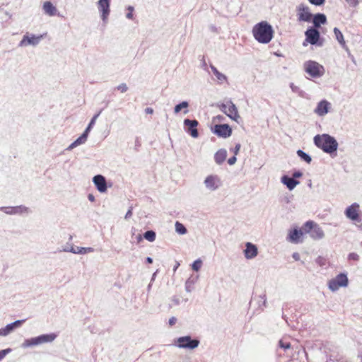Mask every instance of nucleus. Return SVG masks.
I'll use <instances>...</instances> for the list:
<instances>
[{
  "label": "nucleus",
  "mask_w": 362,
  "mask_h": 362,
  "mask_svg": "<svg viewBox=\"0 0 362 362\" xmlns=\"http://www.w3.org/2000/svg\"><path fill=\"white\" fill-rule=\"evenodd\" d=\"M276 355L279 362H304V358L306 357V353L303 349L297 346L294 350L291 342L286 339L279 341Z\"/></svg>",
  "instance_id": "1"
},
{
  "label": "nucleus",
  "mask_w": 362,
  "mask_h": 362,
  "mask_svg": "<svg viewBox=\"0 0 362 362\" xmlns=\"http://www.w3.org/2000/svg\"><path fill=\"white\" fill-rule=\"evenodd\" d=\"M252 34L257 42L267 44L273 38L274 30L269 23L267 21H262L253 27Z\"/></svg>",
  "instance_id": "2"
},
{
  "label": "nucleus",
  "mask_w": 362,
  "mask_h": 362,
  "mask_svg": "<svg viewBox=\"0 0 362 362\" xmlns=\"http://www.w3.org/2000/svg\"><path fill=\"white\" fill-rule=\"evenodd\" d=\"M315 145L324 152L332 153L337 150L338 143L334 137L327 134L316 135L314 137Z\"/></svg>",
  "instance_id": "3"
},
{
  "label": "nucleus",
  "mask_w": 362,
  "mask_h": 362,
  "mask_svg": "<svg viewBox=\"0 0 362 362\" xmlns=\"http://www.w3.org/2000/svg\"><path fill=\"white\" fill-rule=\"evenodd\" d=\"M57 337L54 333L45 334L25 339L22 344L23 348L36 346L42 344L52 342Z\"/></svg>",
  "instance_id": "4"
},
{
  "label": "nucleus",
  "mask_w": 362,
  "mask_h": 362,
  "mask_svg": "<svg viewBox=\"0 0 362 362\" xmlns=\"http://www.w3.org/2000/svg\"><path fill=\"white\" fill-rule=\"evenodd\" d=\"M304 71L311 78H320L325 74V68L317 62L309 60L303 64Z\"/></svg>",
  "instance_id": "5"
},
{
  "label": "nucleus",
  "mask_w": 362,
  "mask_h": 362,
  "mask_svg": "<svg viewBox=\"0 0 362 362\" xmlns=\"http://www.w3.org/2000/svg\"><path fill=\"white\" fill-rule=\"evenodd\" d=\"M303 228L314 240H320L325 237V233L322 228L313 221H308L305 222Z\"/></svg>",
  "instance_id": "6"
},
{
  "label": "nucleus",
  "mask_w": 362,
  "mask_h": 362,
  "mask_svg": "<svg viewBox=\"0 0 362 362\" xmlns=\"http://www.w3.org/2000/svg\"><path fill=\"white\" fill-rule=\"evenodd\" d=\"M344 215L352 222L361 223L362 221V214L358 203L355 202L349 206L344 211Z\"/></svg>",
  "instance_id": "7"
},
{
  "label": "nucleus",
  "mask_w": 362,
  "mask_h": 362,
  "mask_svg": "<svg viewBox=\"0 0 362 362\" xmlns=\"http://www.w3.org/2000/svg\"><path fill=\"white\" fill-rule=\"evenodd\" d=\"M219 108L221 112L231 119L238 122V119H240L238 108L231 100H228L226 103L221 104Z\"/></svg>",
  "instance_id": "8"
},
{
  "label": "nucleus",
  "mask_w": 362,
  "mask_h": 362,
  "mask_svg": "<svg viewBox=\"0 0 362 362\" xmlns=\"http://www.w3.org/2000/svg\"><path fill=\"white\" fill-rule=\"evenodd\" d=\"M349 280L346 274L344 273L339 274L335 278L328 282V288L333 292L337 291L340 287H346Z\"/></svg>",
  "instance_id": "9"
},
{
  "label": "nucleus",
  "mask_w": 362,
  "mask_h": 362,
  "mask_svg": "<svg viewBox=\"0 0 362 362\" xmlns=\"http://www.w3.org/2000/svg\"><path fill=\"white\" fill-rule=\"evenodd\" d=\"M199 344L197 339H192L190 336L180 337L175 341V345L180 349H194Z\"/></svg>",
  "instance_id": "10"
},
{
  "label": "nucleus",
  "mask_w": 362,
  "mask_h": 362,
  "mask_svg": "<svg viewBox=\"0 0 362 362\" xmlns=\"http://www.w3.org/2000/svg\"><path fill=\"white\" fill-rule=\"evenodd\" d=\"M110 1L111 0H98L97 2L100 17L104 24L107 23L110 13Z\"/></svg>",
  "instance_id": "11"
},
{
  "label": "nucleus",
  "mask_w": 362,
  "mask_h": 362,
  "mask_svg": "<svg viewBox=\"0 0 362 362\" xmlns=\"http://www.w3.org/2000/svg\"><path fill=\"white\" fill-rule=\"evenodd\" d=\"M43 38V35H35L34 34H30L27 33L23 35L22 40L18 43V47H25L27 46H37Z\"/></svg>",
  "instance_id": "12"
},
{
  "label": "nucleus",
  "mask_w": 362,
  "mask_h": 362,
  "mask_svg": "<svg viewBox=\"0 0 362 362\" xmlns=\"http://www.w3.org/2000/svg\"><path fill=\"white\" fill-rule=\"evenodd\" d=\"M204 184L208 190L214 192L222 186V181L218 175L211 174L205 177Z\"/></svg>",
  "instance_id": "13"
},
{
  "label": "nucleus",
  "mask_w": 362,
  "mask_h": 362,
  "mask_svg": "<svg viewBox=\"0 0 362 362\" xmlns=\"http://www.w3.org/2000/svg\"><path fill=\"white\" fill-rule=\"evenodd\" d=\"M296 11L299 22H310L311 21L313 14L308 6L304 4H300L296 7Z\"/></svg>",
  "instance_id": "14"
},
{
  "label": "nucleus",
  "mask_w": 362,
  "mask_h": 362,
  "mask_svg": "<svg viewBox=\"0 0 362 362\" xmlns=\"http://www.w3.org/2000/svg\"><path fill=\"white\" fill-rule=\"evenodd\" d=\"M332 108V104L328 100L324 99L317 103L313 112L319 117H324L329 112Z\"/></svg>",
  "instance_id": "15"
},
{
  "label": "nucleus",
  "mask_w": 362,
  "mask_h": 362,
  "mask_svg": "<svg viewBox=\"0 0 362 362\" xmlns=\"http://www.w3.org/2000/svg\"><path fill=\"white\" fill-rule=\"evenodd\" d=\"M212 132L219 137L228 138L232 134V129L227 124L214 125Z\"/></svg>",
  "instance_id": "16"
},
{
  "label": "nucleus",
  "mask_w": 362,
  "mask_h": 362,
  "mask_svg": "<svg viewBox=\"0 0 362 362\" xmlns=\"http://www.w3.org/2000/svg\"><path fill=\"white\" fill-rule=\"evenodd\" d=\"M198 124L199 123L196 119H185L184 120L185 131L193 138H197L199 136V132L197 129Z\"/></svg>",
  "instance_id": "17"
},
{
  "label": "nucleus",
  "mask_w": 362,
  "mask_h": 362,
  "mask_svg": "<svg viewBox=\"0 0 362 362\" xmlns=\"http://www.w3.org/2000/svg\"><path fill=\"white\" fill-rule=\"evenodd\" d=\"M305 40L310 44L315 45L317 44L320 34L317 28L310 27L305 32Z\"/></svg>",
  "instance_id": "18"
},
{
  "label": "nucleus",
  "mask_w": 362,
  "mask_h": 362,
  "mask_svg": "<svg viewBox=\"0 0 362 362\" xmlns=\"http://www.w3.org/2000/svg\"><path fill=\"white\" fill-rule=\"evenodd\" d=\"M93 182L95 185L96 189L100 193H105L107 192V185L105 177L102 175H97L93 177Z\"/></svg>",
  "instance_id": "19"
},
{
  "label": "nucleus",
  "mask_w": 362,
  "mask_h": 362,
  "mask_svg": "<svg viewBox=\"0 0 362 362\" xmlns=\"http://www.w3.org/2000/svg\"><path fill=\"white\" fill-rule=\"evenodd\" d=\"M25 320H18L8 324L5 327L0 329V336L6 337L11 333L16 328L21 327Z\"/></svg>",
  "instance_id": "20"
},
{
  "label": "nucleus",
  "mask_w": 362,
  "mask_h": 362,
  "mask_svg": "<svg viewBox=\"0 0 362 362\" xmlns=\"http://www.w3.org/2000/svg\"><path fill=\"white\" fill-rule=\"evenodd\" d=\"M62 251L65 252H71L73 254L76 255H86L88 253L93 252L95 250L93 247H85L70 245V249H62Z\"/></svg>",
  "instance_id": "21"
},
{
  "label": "nucleus",
  "mask_w": 362,
  "mask_h": 362,
  "mask_svg": "<svg viewBox=\"0 0 362 362\" xmlns=\"http://www.w3.org/2000/svg\"><path fill=\"white\" fill-rule=\"evenodd\" d=\"M243 252L246 259H252L257 256L258 249L255 244L248 242L245 244V249Z\"/></svg>",
  "instance_id": "22"
},
{
  "label": "nucleus",
  "mask_w": 362,
  "mask_h": 362,
  "mask_svg": "<svg viewBox=\"0 0 362 362\" xmlns=\"http://www.w3.org/2000/svg\"><path fill=\"white\" fill-rule=\"evenodd\" d=\"M303 232L301 229H294L291 230L287 237V240L292 243H299L303 242Z\"/></svg>",
  "instance_id": "23"
},
{
  "label": "nucleus",
  "mask_w": 362,
  "mask_h": 362,
  "mask_svg": "<svg viewBox=\"0 0 362 362\" xmlns=\"http://www.w3.org/2000/svg\"><path fill=\"white\" fill-rule=\"evenodd\" d=\"M42 11L48 16H59V12L55 6L51 1H45L42 4Z\"/></svg>",
  "instance_id": "24"
},
{
  "label": "nucleus",
  "mask_w": 362,
  "mask_h": 362,
  "mask_svg": "<svg viewBox=\"0 0 362 362\" xmlns=\"http://www.w3.org/2000/svg\"><path fill=\"white\" fill-rule=\"evenodd\" d=\"M281 182L285 185L289 190H293L298 185H299L300 182L293 179V177H290L287 175H284L281 178Z\"/></svg>",
  "instance_id": "25"
},
{
  "label": "nucleus",
  "mask_w": 362,
  "mask_h": 362,
  "mask_svg": "<svg viewBox=\"0 0 362 362\" xmlns=\"http://www.w3.org/2000/svg\"><path fill=\"white\" fill-rule=\"evenodd\" d=\"M313 23L314 28H319L321 25H324L327 23V17L323 13H317L313 16Z\"/></svg>",
  "instance_id": "26"
},
{
  "label": "nucleus",
  "mask_w": 362,
  "mask_h": 362,
  "mask_svg": "<svg viewBox=\"0 0 362 362\" xmlns=\"http://www.w3.org/2000/svg\"><path fill=\"white\" fill-rule=\"evenodd\" d=\"M88 135L85 134L84 132L78 138L76 139L74 142H72L67 148L66 151H71L74 148L83 144L87 141Z\"/></svg>",
  "instance_id": "27"
},
{
  "label": "nucleus",
  "mask_w": 362,
  "mask_h": 362,
  "mask_svg": "<svg viewBox=\"0 0 362 362\" xmlns=\"http://www.w3.org/2000/svg\"><path fill=\"white\" fill-rule=\"evenodd\" d=\"M227 151L225 148H221L214 154V160L217 165H221L226 159Z\"/></svg>",
  "instance_id": "28"
},
{
  "label": "nucleus",
  "mask_w": 362,
  "mask_h": 362,
  "mask_svg": "<svg viewBox=\"0 0 362 362\" xmlns=\"http://www.w3.org/2000/svg\"><path fill=\"white\" fill-rule=\"evenodd\" d=\"M210 68L213 74L216 76V79L219 83H223L227 81V77L225 74L218 71V70L212 64L210 65Z\"/></svg>",
  "instance_id": "29"
},
{
  "label": "nucleus",
  "mask_w": 362,
  "mask_h": 362,
  "mask_svg": "<svg viewBox=\"0 0 362 362\" xmlns=\"http://www.w3.org/2000/svg\"><path fill=\"white\" fill-rule=\"evenodd\" d=\"M189 107V103L187 101H182V103L176 105L174 108V112L177 114L181 111V110L185 109L184 114H187L189 110L187 107Z\"/></svg>",
  "instance_id": "30"
},
{
  "label": "nucleus",
  "mask_w": 362,
  "mask_h": 362,
  "mask_svg": "<svg viewBox=\"0 0 362 362\" xmlns=\"http://www.w3.org/2000/svg\"><path fill=\"white\" fill-rule=\"evenodd\" d=\"M334 33L335 37H336L337 40L338 41V42L343 47H344L346 46V42H345V40H344V36H343V34L341 33V32L337 28H334Z\"/></svg>",
  "instance_id": "31"
},
{
  "label": "nucleus",
  "mask_w": 362,
  "mask_h": 362,
  "mask_svg": "<svg viewBox=\"0 0 362 362\" xmlns=\"http://www.w3.org/2000/svg\"><path fill=\"white\" fill-rule=\"evenodd\" d=\"M101 113V110L95 114L93 117L92 119H90L88 127H86V129H85V131L83 132L85 134H86L88 136V134L89 132H90L91 129L93 128V127L94 126L95 123V121L97 119V118L99 117L100 114Z\"/></svg>",
  "instance_id": "32"
},
{
  "label": "nucleus",
  "mask_w": 362,
  "mask_h": 362,
  "mask_svg": "<svg viewBox=\"0 0 362 362\" xmlns=\"http://www.w3.org/2000/svg\"><path fill=\"white\" fill-rule=\"evenodd\" d=\"M175 231L180 235H185L187 230L186 227L179 221H176L175 223Z\"/></svg>",
  "instance_id": "33"
},
{
  "label": "nucleus",
  "mask_w": 362,
  "mask_h": 362,
  "mask_svg": "<svg viewBox=\"0 0 362 362\" xmlns=\"http://www.w3.org/2000/svg\"><path fill=\"white\" fill-rule=\"evenodd\" d=\"M296 153L298 156L300 158L301 160H304L307 163H310V162L312 161L311 157L303 151L299 149L297 151Z\"/></svg>",
  "instance_id": "34"
},
{
  "label": "nucleus",
  "mask_w": 362,
  "mask_h": 362,
  "mask_svg": "<svg viewBox=\"0 0 362 362\" xmlns=\"http://www.w3.org/2000/svg\"><path fill=\"white\" fill-rule=\"evenodd\" d=\"M131 233H132V240H136L137 243H139L142 241L143 235L139 233H136V229L135 228H134V227L132 228Z\"/></svg>",
  "instance_id": "35"
},
{
  "label": "nucleus",
  "mask_w": 362,
  "mask_h": 362,
  "mask_svg": "<svg viewBox=\"0 0 362 362\" xmlns=\"http://www.w3.org/2000/svg\"><path fill=\"white\" fill-rule=\"evenodd\" d=\"M156 233L153 230H147L143 235V238L149 242H153L156 240Z\"/></svg>",
  "instance_id": "36"
},
{
  "label": "nucleus",
  "mask_w": 362,
  "mask_h": 362,
  "mask_svg": "<svg viewBox=\"0 0 362 362\" xmlns=\"http://www.w3.org/2000/svg\"><path fill=\"white\" fill-rule=\"evenodd\" d=\"M15 210L16 214H28L30 212V209L23 205L15 206Z\"/></svg>",
  "instance_id": "37"
},
{
  "label": "nucleus",
  "mask_w": 362,
  "mask_h": 362,
  "mask_svg": "<svg viewBox=\"0 0 362 362\" xmlns=\"http://www.w3.org/2000/svg\"><path fill=\"white\" fill-rule=\"evenodd\" d=\"M0 211H4L5 214L8 215H15L16 210L15 206H1Z\"/></svg>",
  "instance_id": "38"
},
{
  "label": "nucleus",
  "mask_w": 362,
  "mask_h": 362,
  "mask_svg": "<svg viewBox=\"0 0 362 362\" xmlns=\"http://www.w3.org/2000/svg\"><path fill=\"white\" fill-rule=\"evenodd\" d=\"M202 265V261L200 259H198L192 263V268L194 271L198 272L201 269Z\"/></svg>",
  "instance_id": "39"
},
{
  "label": "nucleus",
  "mask_w": 362,
  "mask_h": 362,
  "mask_svg": "<svg viewBox=\"0 0 362 362\" xmlns=\"http://www.w3.org/2000/svg\"><path fill=\"white\" fill-rule=\"evenodd\" d=\"M348 259L349 261L357 262L359 260V255L355 252H351L348 255Z\"/></svg>",
  "instance_id": "40"
},
{
  "label": "nucleus",
  "mask_w": 362,
  "mask_h": 362,
  "mask_svg": "<svg viewBox=\"0 0 362 362\" xmlns=\"http://www.w3.org/2000/svg\"><path fill=\"white\" fill-rule=\"evenodd\" d=\"M116 89L118 90L119 91H120L121 93H125L127 91L128 87L126 83H122L118 85L116 87Z\"/></svg>",
  "instance_id": "41"
},
{
  "label": "nucleus",
  "mask_w": 362,
  "mask_h": 362,
  "mask_svg": "<svg viewBox=\"0 0 362 362\" xmlns=\"http://www.w3.org/2000/svg\"><path fill=\"white\" fill-rule=\"evenodd\" d=\"M290 88L293 93H298L300 96H302L303 91L300 90L299 87L295 86L294 83H291Z\"/></svg>",
  "instance_id": "42"
},
{
  "label": "nucleus",
  "mask_w": 362,
  "mask_h": 362,
  "mask_svg": "<svg viewBox=\"0 0 362 362\" xmlns=\"http://www.w3.org/2000/svg\"><path fill=\"white\" fill-rule=\"evenodd\" d=\"M128 13L126 15V17L128 19H132L133 18V11L134 10V7L132 6H129L127 7Z\"/></svg>",
  "instance_id": "43"
},
{
  "label": "nucleus",
  "mask_w": 362,
  "mask_h": 362,
  "mask_svg": "<svg viewBox=\"0 0 362 362\" xmlns=\"http://www.w3.org/2000/svg\"><path fill=\"white\" fill-rule=\"evenodd\" d=\"M351 7H356L359 4V0H345Z\"/></svg>",
  "instance_id": "44"
},
{
  "label": "nucleus",
  "mask_w": 362,
  "mask_h": 362,
  "mask_svg": "<svg viewBox=\"0 0 362 362\" xmlns=\"http://www.w3.org/2000/svg\"><path fill=\"white\" fill-rule=\"evenodd\" d=\"M308 1L311 4L315 5V6H321L325 1V0H308Z\"/></svg>",
  "instance_id": "45"
},
{
  "label": "nucleus",
  "mask_w": 362,
  "mask_h": 362,
  "mask_svg": "<svg viewBox=\"0 0 362 362\" xmlns=\"http://www.w3.org/2000/svg\"><path fill=\"white\" fill-rule=\"evenodd\" d=\"M171 301L173 302V305H178L180 303V299L177 296H173L171 298Z\"/></svg>",
  "instance_id": "46"
},
{
  "label": "nucleus",
  "mask_w": 362,
  "mask_h": 362,
  "mask_svg": "<svg viewBox=\"0 0 362 362\" xmlns=\"http://www.w3.org/2000/svg\"><path fill=\"white\" fill-rule=\"evenodd\" d=\"M11 351L10 349H4L0 351V361Z\"/></svg>",
  "instance_id": "47"
},
{
  "label": "nucleus",
  "mask_w": 362,
  "mask_h": 362,
  "mask_svg": "<svg viewBox=\"0 0 362 362\" xmlns=\"http://www.w3.org/2000/svg\"><path fill=\"white\" fill-rule=\"evenodd\" d=\"M241 148L240 144H236L235 147L231 149V151L233 152L234 155H238Z\"/></svg>",
  "instance_id": "48"
},
{
  "label": "nucleus",
  "mask_w": 362,
  "mask_h": 362,
  "mask_svg": "<svg viewBox=\"0 0 362 362\" xmlns=\"http://www.w3.org/2000/svg\"><path fill=\"white\" fill-rule=\"evenodd\" d=\"M237 160V158H236V156L235 155H234V156L230 158L228 160V163L230 165H233L235 163Z\"/></svg>",
  "instance_id": "49"
},
{
  "label": "nucleus",
  "mask_w": 362,
  "mask_h": 362,
  "mask_svg": "<svg viewBox=\"0 0 362 362\" xmlns=\"http://www.w3.org/2000/svg\"><path fill=\"white\" fill-rule=\"evenodd\" d=\"M132 206H130L127 212L126 213L124 216L125 219L129 218L132 216Z\"/></svg>",
  "instance_id": "50"
},
{
  "label": "nucleus",
  "mask_w": 362,
  "mask_h": 362,
  "mask_svg": "<svg viewBox=\"0 0 362 362\" xmlns=\"http://www.w3.org/2000/svg\"><path fill=\"white\" fill-rule=\"evenodd\" d=\"M302 175L303 173L300 171H295L292 175V177L296 180V178H299L302 177Z\"/></svg>",
  "instance_id": "51"
},
{
  "label": "nucleus",
  "mask_w": 362,
  "mask_h": 362,
  "mask_svg": "<svg viewBox=\"0 0 362 362\" xmlns=\"http://www.w3.org/2000/svg\"><path fill=\"white\" fill-rule=\"evenodd\" d=\"M259 298L262 300V305L264 307H266L267 306V297H266V295L265 294H262L261 296H259Z\"/></svg>",
  "instance_id": "52"
},
{
  "label": "nucleus",
  "mask_w": 362,
  "mask_h": 362,
  "mask_svg": "<svg viewBox=\"0 0 362 362\" xmlns=\"http://www.w3.org/2000/svg\"><path fill=\"white\" fill-rule=\"evenodd\" d=\"M177 322V318L175 317H171L169 319L168 323L170 326H173Z\"/></svg>",
  "instance_id": "53"
},
{
  "label": "nucleus",
  "mask_w": 362,
  "mask_h": 362,
  "mask_svg": "<svg viewBox=\"0 0 362 362\" xmlns=\"http://www.w3.org/2000/svg\"><path fill=\"white\" fill-rule=\"evenodd\" d=\"M185 290L187 292H189V293L192 291V288H191L189 281H187L185 283Z\"/></svg>",
  "instance_id": "54"
},
{
  "label": "nucleus",
  "mask_w": 362,
  "mask_h": 362,
  "mask_svg": "<svg viewBox=\"0 0 362 362\" xmlns=\"http://www.w3.org/2000/svg\"><path fill=\"white\" fill-rule=\"evenodd\" d=\"M292 257L296 260L298 261L300 260V255L298 252H293L292 255Z\"/></svg>",
  "instance_id": "55"
},
{
  "label": "nucleus",
  "mask_w": 362,
  "mask_h": 362,
  "mask_svg": "<svg viewBox=\"0 0 362 362\" xmlns=\"http://www.w3.org/2000/svg\"><path fill=\"white\" fill-rule=\"evenodd\" d=\"M145 112L146 114H153V110L151 108V107H146L145 109Z\"/></svg>",
  "instance_id": "56"
},
{
  "label": "nucleus",
  "mask_w": 362,
  "mask_h": 362,
  "mask_svg": "<svg viewBox=\"0 0 362 362\" xmlns=\"http://www.w3.org/2000/svg\"><path fill=\"white\" fill-rule=\"evenodd\" d=\"M88 199L90 202H92L95 201V197L91 194H88Z\"/></svg>",
  "instance_id": "57"
},
{
  "label": "nucleus",
  "mask_w": 362,
  "mask_h": 362,
  "mask_svg": "<svg viewBox=\"0 0 362 362\" xmlns=\"http://www.w3.org/2000/svg\"><path fill=\"white\" fill-rule=\"evenodd\" d=\"M223 119H224V117H223V116H222V115H217V116L214 118V119H216V120H218V121H219V122H221L222 120H223Z\"/></svg>",
  "instance_id": "58"
},
{
  "label": "nucleus",
  "mask_w": 362,
  "mask_h": 362,
  "mask_svg": "<svg viewBox=\"0 0 362 362\" xmlns=\"http://www.w3.org/2000/svg\"><path fill=\"white\" fill-rule=\"evenodd\" d=\"M180 266V263L178 262H175V264L173 267V271L175 272L177 270V269Z\"/></svg>",
  "instance_id": "59"
},
{
  "label": "nucleus",
  "mask_w": 362,
  "mask_h": 362,
  "mask_svg": "<svg viewBox=\"0 0 362 362\" xmlns=\"http://www.w3.org/2000/svg\"><path fill=\"white\" fill-rule=\"evenodd\" d=\"M146 261L147 263L151 264L153 262V259L150 257H146Z\"/></svg>",
  "instance_id": "60"
},
{
  "label": "nucleus",
  "mask_w": 362,
  "mask_h": 362,
  "mask_svg": "<svg viewBox=\"0 0 362 362\" xmlns=\"http://www.w3.org/2000/svg\"><path fill=\"white\" fill-rule=\"evenodd\" d=\"M321 261H322V258L320 257H319L317 259H316V262L317 263H318L319 264H322L321 263Z\"/></svg>",
  "instance_id": "61"
},
{
  "label": "nucleus",
  "mask_w": 362,
  "mask_h": 362,
  "mask_svg": "<svg viewBox=\"0 0 362 362\" xmlns=\"http://www.w3.org/2000/svg\"><path fill=\"white\" fill-rule=\"evenodd\" d=\"M151 286H152V284H151V283H150V284L148 285L147 289H148V291L151 290Z\"/></svg>",
  "instance_id": "62"
},
{
  "label": "nucleus",
  "mask_w": 362,
  "mask_h": 362,
  "mask_svg": "<svg viewBox=\"0 0 362 362\" xmlns=\"http://www.w3.org/2000/svg\"><path fill=\"white\" fill-rule=\"evenodd\" d=\"M203 66H204V69L206 66V62L204 60L203 61Z\"/></svg>",
  "instance_id": "63"
},
{
  "label": "nucleus",
  "mask_w": 362,
  "mask_h": 362,
  "mask_svg": "<svg viewBox=\"0 0 362 362\" xmlns=\"http://www.w3.org/2000/svg\"><path fill=\"white\" fill-rule=\"evenodd\" d=\"M155 276H156V273H154V274H153V276H152V279H151V282L154 280V279H155Z\"/></svg>",
  "instance_id": "64"
}]
</instances>
